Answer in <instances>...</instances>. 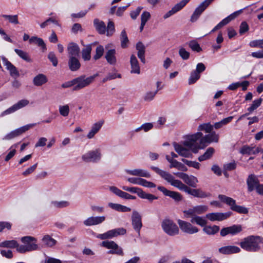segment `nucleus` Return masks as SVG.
Returning a JSON list of instances; mask_svg holds the SVG:
<instances>
[{"label":"nucleus","mask_w":263,"mask_h":263,"mask_svg":"<svg viewBox=\"0 0 263 263\" xmlns=\"http://www.w3.org/2000/svg\"><path fill=\"white\" fill-rule=\"evenodd\" d=\"M233 117L230 116L224 119H223L220 121L216 122L213 125L214 128L216 129H219L222 127L224 125H227L232 120Z\"/></svg>","instance_id":"nucleus-42"},{"label":"nucleus","mask_w":263,"mask_h":263,"mask_svg":"<svg viewBox=\"0 0 263 263\" xmlns=\"http://www.w3.org/2000/svg\"><path fill=\"white\" fill-rule=\"evenodd\" d=\"M151 168L172 185L178 188L181 191L185 192L187 186L183 184L181 181L175 179L170 173L155 166H152Z\"/></svg>","instance_id":"nucleus-3"},{"label":"nucleus","mask_w":263,"mask_h":263,"mask_svg":"<svg viewBox=\"0 0 263 263\" xmlns=\"http://www.w3.org/2000/svg\"><path fill=\"white\" fill-rule=\"evenodd\" d=\"M261 102V98L254 100L251 106L248 108V110L250 112H252L260 105Z\"/></svg>","instance_id":"nucleus-58"},{"label":"nucleus","mask_w":263,"mask_h":263,"mask_svg":"<svg viewBox=\"0 0 263 263\" xmlns=\"http://www.w3.org/2000/svg\"><path fill=\"white\" fill-rule=\"evenodd\" d=\"M68 66L69 69L72 71L78 70L81 67V63L79 57L68 58Z\"/></svg>","instance_id":"nucleus-27"},{"label":"nucleus","mask_w":263,"mask_h":263,"mask_svg":"<svg viewBox=\"0 0 263 263\" xmlns=\"http://www.w3.org/2000/svg\"><path fill=\"white\" fill-rule=\"evenodd\" d=\"M104 123V120H101L93 124L90 131L87 135V138L89 139L93 138L95 135L101 129Z\"/></svg>","instance_id":"nucleus-22"},{"label":"nucleus","mask_w":263,"mask_h":263,"mask_svg":"<svg viewBox=\"0 0 263 263\" xmlns=\"http://www.w3.org/2000/svg\"><path fill=\"white\" fill-rule=\"evenodd\" d=\"M21 241L24 245H20L17 248V252L20 253H25L27 252H31L39 249V247L36 243L37 239L32 236H24L22 237Z\"/></svg>","instance_id":"nucleus-4"},{"label":"nucleus","mask_w":263,"mask_h":263,"mask_svg":"<svg viewBox=\"0 0 263 263\" xmlns=\"http://www.w3.org/2000/svg\"><path fill=\"white\" fill-rule=\"evenodd\" d=\"M102 157V154L99 149L89 151L82 156V160L86 163H98Z\"/></svg>","instance_id":"nucleus-7"},{"label":"nucleus","mask_w":263,"mask_h":263,"mask_svg":"<svg viewBox=\"0 0 263 263\" xmlns=\"http://www.w3.org/2000/svg\"><path fill=\"white\" fill-rule=\"evenodd\" d=\"M191 222L195 223L201 227H204L207 223V221L203 217L197 216L191 217Z\"/></svg>","instance_id":"nucleus-43"},{"label":"nucleus","mask_w":263,"mask_h":263,"mask_svg":"<svg viewBox=\"0 0 263 263\" xmlns=\"http://www.w3.org/2000/svg\"><path fill=\"white\" fill-rule=\"evenodd\" d=\"M91 45L88 44L82 50V57L84 61H89L91 58Z\"/></svg>","instance_id":"nucleus-39"},{"label":"nucleus","mask_w":263,"mask_h":263,"mask_svg":"<svg viewBox=\"0 0 263 263\" xmlns=\"http://www.w3.org/2000/svg\"><path fill=\"white\" fill-rule=\"evenodd\" d=\"M104 52V48L102 46L99 45L98 46L96 49V54L93 56V59L95 60H97L101 58L102 56L103 55Z\"/></svg>","instance_id":"nucleus-57"},{"label":"nucleus","mask_w":263,"mask_h":263,"mask_svg":"<svg viewBox=\"0 0 263 263\" xmlns=\"http://www.w3.org/2000/svg\"><path fill=\"white\" fill-rule=\"evenodd\" d=\"M154 127V125L152 123H145L142 124L140 127L136 128L135 129V132L136 133L139 132L143 130L144 132H148L151 130Z\"/></svg>","instance_id":"nucleus-45"},{"label":"nucleus","mask_w":263,"mask_h":263,"mask_svg":"<svg viewBox=\"0 0 263 263\" xmlns=\"http://www.w3.org/2000/svg\"><path fill=\"white\" fill-rule=\"evenodd\" d=\"M68 58L79 57L80 49L79 45L75 43H68L67 47Z\"/></svg>","instance_id":"nucleus-20"},{"label":"nucleus","mask_w":263,"mask_h":263,"mask_svg":"<svg viewBox=\"0 0 263 263\" xmlns=\"http://www.w3.org/2000/svg\"><path fill=\"white\" fill-rule=\"evenodd\" d=\"M231 210L241 214H247L248 212L247 208L244 206L237 205L236 203L231 208Z\"/></svg>","instance_id":"nucleus-60"},{"label":"nucleus","mask_w":263,"mask_h":263,"mask_svg":"<svg viewBox=\"0 0 263 263\" xmlns=\"http://www.w3.org/2000/svg\"><path fill=\"white\" fill-rule=\"evenodd\" d=\"M116 51L115 49L108 50L105 54V58L110 65H115L117 63V58L116 57Z\"/></svg>","instance_id":"nucleus-29"},{"label":"nucleus","mask_w":263,"mask_h":263,"mask_svg":"<svg viewBox=\"0 0 263 263\" xmlns=\"http://www.w3.org/2000/svg\"><path fill=\"white\" fill-rule=\"evenodd\" d=\"M105 220V217L104 216H91L85 220L83 221V223L85 226L89 227L99 224L104 222Z\"/></svg>","instance_id":"nucleus-21"},{"label":"nucleus","mask_w":263,"mask_h":263,"mask_svg":"<svg viewBox=\"0 0 263 263\" xmlns=\"http://www.w3.org/2000/svg\"><path fill=\"white\" fill-rule=\"evenodd\" d=\"M213 128L214 125H212L210 123H208L200 124L198 127V130L199 131L205 130L206 133H210L212 132Z\"/></svg>","instance_id":"nucleus-51"},{"label":"nucleus","mask_w":263,"mask_h":263,"mask_svg":"<svg viewBox=\"0 0 263 263\" xmlns=\"http://www.w3.org/2000/svg\"><path fill=\"white\" fill-rule=\"evenodd\" d=\"M36 125L35 123L34 124H27L25 126H23L22 127H21L18 128H17L12 132H11L10 133L7 134L4 138L3 140H11L13 138H14L16 137H18L22 135L23 133H25V132L29 130L30 128H32L34 126Z\"/></svg>","instance_id":"nucleus-13"},{"label":"nucleus","mask_w":263,"mask_h":263,"mask_svg":"<svg viewBox=\"0 0 263 263\" xmlns=\"http://www.w3.org/2000/svg\"><path fill=\"white\" fill-rule=\"evenodd\" d=\"M240 249L239 247L235 246H227L222 247L218 249V252L223 255H230L234 253H239Z\"/></svg>","instance_id":"nucleus-24"},{"label":"nucleus","mask_w":263,"mask_h":263,"mask_svg":"<svg viewBox=\"0 0 263 263\" xmlns=\"http://www.w3.org/2000/svg\"><path fill=\"white\" fill-rule=\"evenodd\" d=\"M120 36L121 46L122 48H125L127 47L129 41L126 31L124 30L122 31Z\"/></svg>","instance_id":"nucleus-50"},{"label":"nucleus","mask_w":263,"mask_h":263,"mask_svg":"<svg viewBox=\"0 0 263 263\" xmlns=\"http://www.w3.org/2000/svg\"><path fill=\"white\" fill-rule=\"evenodd\" d=\"M139 197L142 199H146L151 202H152L154 200L158 198V197L155 195L149 193H146L143 191H142L140 193Z\"/></svg>","instance_id":"nucleus-54"},{"label":"nucleus","mask_w":263,"mask_h":263,"mask_svg":"<svg viewBox=\"0 0 263 263\" xmlns=\"http://www.w3.org/2000/svg\"><path fill=\"white\" fill-rule=\"evenodd\" d=\"M190 1V0H182L179 3L176 4L173 8V10L175 13L181 10Z\"/></svg>","instance_id":"nucleus-55"},{"label":"nucleus","mask_w":263,"mask_h":263,"mask_svg":"<svg viewBox=\"0 0 263 263\" xmlns=\"http://www.w3.org/2000/svg\"><path fill=\"white\" fill-rule=\"evenodd\" d=\"M163 231L170 236H174L179 234V228L172 220L164 219L161 222Z\"/></svg>","instance_id":"nucleus-5"},{"label":"nucleus","mask_w":263,"mask_h":263,"mask_svg":"<svg viewBox=\"0 0 263 263\" xmlns=\"http://www.w3.org/2000/svg\"><path fill=\"white\" fill-rule=\"evenodd\" d=\"M247 182L248 191L249 192H252L255 188L256 190L257 185L259 184L258 180L255 178L254 175L252 174L249 175Z\"/></svg>","instance_id":"nucleus-31"},{"label":"nucleus","mask_w":263,"mask_h":263,"mask_svg":"<svg viewBox=\"0 0 263 263\" xmlns=\"http://www.w3.org/2000/svg\"><path fill=\"white\" fill-rule=\"evenodd\" d=\"M178 224L182 232L187 234H194L199 232V229L192 225L191 222L179 219Z\"/></svg>","instance_id":"nucleus-9"},{"label":"nucleus","mask_w":263,"mask_h":263,"mask_svg":"<svg viewBox=\"0 0 263 263\" xmlns=\"http://www.w3.org/2000/svg\"><path fill=\"white\" fill-rule=\"evenodd\" d=\"M218 135H217L215 132H212V133L206 135L204 137H202V136L198 140H199V142H198V143L199 145L202 147V149L206 146L208 144L211 143L212 142H218Z\"/></svg>","instance_id":"nucleus-11"},{"label":"nucleus","mask_w":263,"mask_h":263,"mask_svg":"<svg viewBox=\"0 0 263 263\" xmlns=\"http://www.w3.org/2000/svg\"><path fill=\"white\" fill-rule=\"evenodd\" d=\"M259 152L260 149L258 147L255 148L254 147H250L248 145H245L242 146L240 151V153L243 155L256 154Z\"/></svg>","instance_id":"nucleus-34"},{"label":"nucleus","mask_w":263,"mask_h":263,"mask_svg":"<svg viewBox=\"0 0 263 263\" xmlns=\"http://www.w3.org/2000/svg\"><path fill=\"white\" fill-rule=\"evenodd\" d=\"M241 231L242 227L240 225H233L222 228L220 231V235L222 236H225L228 234L234 235L240 233Z\"/></svg>","instance_id":"nucleus-19"},{"label":"nucleus","mask_w":263,"mask_h":263,"mask_svg":"<svg viewBox=\"0 0 263 263\" xmlns=\"http://www.w3.org/2000/svg\"><path fill=\"white\" fill-rule=\"evenodd\" d=\"M43 246L45 247H52L57 243V241L49 235H45L42 239Z\"/></svg>","instance_id":"nucleus-36"},{"label":"nucleus","mask_w":263,"mask_h":263,"mask_svg":"<svg viewBox=\"0 0 263 263\" xmlns=\"http://www.w3.org/2000/svg\"><path fill=\"white\" fill-rule=\"evenodd\" d=\"M158 91L159 89H157L155 91L147 92L144 97V100L146 101H152L154 98L155 95L157 94Z\"/></svg>","instance_id":"nucleus-62"},{"label":"nucleus","mask_w":263,"mask_h":263,"mask_svg":"<svg viewBox=\"0 0 263 263\" xmlns=\"http://www.w3.org/2000/svg\"><path fill=\"white\" fill-rule=\"evenodd\" d=\"M230 216V214L229 213H211L207 214L206 217L212 221L216 220L222 221L227 219Z\"/></svg>","instance_id":"nucleus-23"},{"label":"nucleus","mask_w":263,"mask_h":263,"mask_svg":"<svg viewBox=\"0 0 263 263\" xmlns=\"http://www.w3.org/2000/svg\"><path fill=\"white\" fill-rule=\"evenodd\" d=\"M125 172L132 176H137L139 177L149 178L151 177L150 174L145 170L142 169H134V170H128L126 169Z\"/></svg>","instance_id":"nucleus-25"},{"label":"nucleus","mask_w":263,"mask_h":263,"mask_svg":"<svg viewBox=\"0 0 263 263\" xmlns=\"http://www.w3.org/2000/svg\"><path fill=\"white\" fill-rule=\"evenodd\" d=\"M200 77V74L198 72H195L194 70L192 71L189 78L188 83L191 85L195 83Z\"/></svg>","instance_id":"nucleus-52"},{"label":"nucleus","mask_w":263,"mask_h":263,"mask_svg":"<svg viewBox=\"0 0 263 263\" xmlns=\"http://www.w3.org/2000/svg\"><path fill=\"white\" fill-rule=\"evenodd\" d=\"M180 178L182 179L185 183L192 187H196L197 183L198 182V179L194 176H189L187 174H181Z\"/></svg>","instance_id":"nucleus-26"},{"label":"nucleus","mask_w":263,"mask_h":263,"mask_svg":"<svg viewBox=\"0 0 263 263\" xmlns=\"http://www.w3.org/2000/svg\"><path fill=\"white\" fill-rule=\"evenodd\" d=\"M102 246L107 249H110L108 252L109 254H117L121 256L123 255L122 249L114 241H103L102 242Z\"/></svg>","instance_id":"nucleus-12"},{"label":"nucleus","mask_w":263,"mask_h":263,"mask_svg":"<svg viewBox=\"0 0 263 263\" xmlns=\"http://www.w3.org/2000/svg\"><path fill=\"white\" fill-rule=\"evenodd\" d=\"M250 46L252 47H259L263 48V39L251 41L250 43Z\"/></svg>","instance_id":"nucleus-64"},{"label":"nucleus","mask_w":263,"mask_h":263,"mask_svg":"<svg viewBox=\"0 0 263 263\" xmlns=\"http://www.w3.org/2000/svg\"><path fill=\"white\" fill-rule=\"evenodd\" d=\"M122 189L124 191L129 192L132 193H136L139 197L140 193L142 192V190L136 187H127L126 186H122Z\"/></svg>","instance_id":"nucleus-61"},{"label":"nucleus","mask_w":263,"mask_h":263,"mask_svg":"<svg viewBox=\"0 0 263 263\" xmlns=\"http://www.w3.org/2000/svg\"><path fill=\"white\" fill-rule=\"evenodd\" d=\"M29 104V101L27 99H22L18 101L12 106L3 111L0 116L3 117L5 116L12 114L16 110L27 106Z\"/></svg>","instance_id":"nucleus-14"},{"label":"nucleus","mask_w":263,"mask_h":263,"mask_svg":"<svg viewBox=\"0 0 263 263\" xmlns=\"http://www.w3.org/2000/svg\"><path fill=\"white\" fill-rule=\"evenodd\" d=\"M14 51L21 59L24 61L28 62H31L32 61L27 52L18 49H15Z\"/></svg>","instance_id":"nucleus-47"},{"label":"nucleus","mask_w":263,"mask_h":263,"mask_svg":"<svg viewBox=\"0 0 263 263\" xmlns=\"http://www.w3.org/2000/svg\"><path fill=\"white\" fill-rule=\"evenodd\" d=\"M108 206L117 211L126 212L131 211L130 208L118 203L109 202Z\"/></svg>","instance_id":"nucleus-37"},{"label":"nucleus","mask_w":263,"mask_h":263,"mask_svg":"<svg viewBox=\"0 0 263 263\" xmlns=\"http://www.w3.org/2000/svg\"><path fill=\"white\" fill-rule=\"evenodd\" d=\"M132 225L134 230L140 236V230L142 227V217L138 212L134 210L131 216Z\"/></svg>","instance_id":"nucleus-10"},{"label":"nucleus","mask_w":263,"mask_h":263,"mask_svg":"<svg viewBox=\"0 0 263 263\" xmlns=\"http://www.w3.org/2000/svg\"><path fill=\"white\" fill-rule=\"evenodd\" d=\"M218 198L223 202H224L230 205L231 208L236 203L235 200L231 197H229L223 195H219Z\"/></svg>","instance_id":"nucleus-46"},{"label":"nucleus","mask_w":263,"mask_h":263,"mask_svg":"<svg viewBox=\"0 0 263 263\" xmlns=\"http://www.w3.org/2000/svg\"><path fill=\"white\" fill-rule=\"evenodd\" d=\"M219 230V227L217 226H210L206 225L204 227L203 231L208 235H214Z\"/></svg>","instance_id":"nucleus-41"},{"label":"nucleus","mask_w":263,"mask_h":263,"mask_svg":"<svg viewBox=\"0 0 263 263\" xmlns=\"http://www.w3.org/2000/svg\"><path fill=\"white\" fill-rule=\"evenodd\" d=\"M115 31L114 23L112 21H109L108 23L107 27H106V35L111 36Z\"/></svg>","instance_id":"nucleus-53"},{"label":"nucleus","mask_w":263,"mask_h":263,"mask_svg":"<svg viewBox=\"0 0 263 263\" xmlns=\"http://www.w3.org/2000/svg\"><path fill=\"white\" fill-rule=\"evenodd\" d=\"M214 0H205L195 9L193 14L191 16V21L194 22L196 21L201 13L204 11V10L209 6V5Z\"/></svg>","instance_id":"nucleus-15"},{"label":"nucleus","mask_w":263,"mask_h":263,"mask_svg":"<svg viewBox=\"0 0 263 263\" xmlns=\"http://www.w3.org/2000/svg\"><path fill=\"white\" fill-rule=\"evenodd\" d=\"M69 107L68 105H61L59 106V112L63 117H67L69 113Z\"/></svg>","instance_id":"nucleus-56"},{"label":"nucleus","mask_w":263,"mask_h":263,"mask_svg":"<svg viewBox=\"0 0 263 263\" xmlns=\"http://www.w3.org/2000/svg\"><path fill=\"white\" fill-rule=\"evenodd\" d=\"M93 25L99 34H104L105 33L106 25L103 21H100L98 18H95L93 20Z\"/></svg>","instance_id":"nucleus-30"},{"label":"nucleus","mask_w":263,"mask_h":263,"mask_svg":"<svg viewBox=\"0 0 263 263\" xmlns=\"http://www.w3.org/2000/svg\"><path fill=\"white\" fill-rule=\"evenodd\" d=\"M2 60L4 65L6 66V68L9 71L11 77L16 79L20 76V73L17 68L7 58L3 57Z\"/></svg>","instance_id":"nucleus-17"},{"label":"nucleus","mask_w":263,"mask_h":263,"mask_svg":"<svg viewBox=\"0 0 263 263\" xmlns=\"http://www.w3.org/2000/svg\"><path fill=\"white\" fill-rule=\"evenodd\" d=\"M136 49L138 50V57L143 63H145V47L142 43L139 42L136 45Z\"/></svg>","instance_id":"nucleus-32"},{"label":"nucleus","mask_w":263,"mask_h":263,"mask_svg":"<svg viewBox=\"0 0 263 263\" xmlns=\"http://www.w3.org/2000/svg\"><path fill=\"white\" fill-rule=\"evenodd\" d=\"M112 237H117L119 235H124L126 233V230L123 228H119L110 230Z\"/></svg>","instance_id":"nucleus-49"},{"label":"nucleus","mask_w":263,"mask_h":263,"mask_svg":"<svg viewBox=\"0 0 263 263\" xmlns=\"http://www.w3.org/2000/svg\"><path fill=\"white\" fill-rule=\"evenodd\" d=\"M70 203L67 201H51L50 203L51 208L57 209H61L67 207L69 205Z\"/></svg>","instance_id":"nucleus-38"},{"label":"nucleus","mask_w":263,"mask_h":263,"mask_svg":"<svg viewBox=\"0 0 263 263\" xmlns=\"http://www.w3.org/2000/svg\"><path fill=\"white\" fill-rule=\"evenodd\" d=\"M130 64L131 66L130 72L132 73L139 74L140 73V68L138 61L136 57L132 54L130 58Z\"/></svg>","instance_id":"nucleus-28"},{"label":"nucleus","mask_w":263,"mask_h":263,"mask_svg":"<svg viewBox=\"0 0 263 263\" xmlns=\"http://www.w3.org/2000/svg\"><path fill=\"white\" fill-rule=\"evenodd\" d=\"M208 206L204 205H199L193 206L183 212L184 216L186 218H191L197 216V215L203 214L208 210Z\"/></svg>","instance_id":"nucleus-8"},{"label":"nucleus","mask_w":263,"mask_h":263,"mask_svg":"<svg viewBox=\"0 0 263 263\" xmlns=\"http://www.w3.org/2000/svg\"><path fill=\"white\" fill-rule=\"evenodd\" d=\"M158 190L162 192L165 196L170 197L176 202H180L183 199L182 195L179 193L168 190L164 186H159L158 187Z\"/></svg>","instance_id":"nucleus-16"},{"label":"nucleus","mask_w":263,"mask_h":263,"mask_svg":"<svg viewBox=\"0 0 263 263\" xmlns=\"http://www.w3.org/2000/svg\"><path fill=\"white\" fill-rule=\"evenodd\" d=\"M241 12L242 10H240L234 12L233 13L231 14L228 17L222 20L221 21V24H222L223 26L228 24L231 21L233 20L235 17H236L238 15H239L241 13Z\"/></svg>","instance_id":"nucleus-48"},{"label":"nucleus","mask_w":263,"mask_h":263,"mask_svg":"<svg viewBox=\"0 0 263 263\" xmlns=\"http://www.w3.org/2000/svg\"><path fill=\"white\" fill-rule=\"evenodd\" d=\"M48 81L47 77L44 74H39L33 79V83L35 86H40Z\"/></svg>","instance_id":"nucleus-33"},{"label":"nucleus","mask_w":263,"mask_h":263,"mask_svg":"<svg viewBox=\"0 0 263 263\" xmlns=\"http://www.w3.org/2000/svg\"><path fill=\"white\" fill-rule=\"evenodd\" d=\"M189 46L193 51L200 52L202 50L199 44L195 40L190 41L189 43Z\"/></svg>","instance_id":"nucleus-59"},{"label":"nucleus","mask_w":263,"mask_h":263,"mask_svg":"<svg viewBox=\"0 0 263 263\" xmlns=\"http://www.w3.org/2000/svg\"><path fill=\"white\" fill-rule=\"evenodd\" d=\"M97 74L86 77L85 75L81 76L73 79L74 86L73 90L78 91L90 85L94 81Z\"/></svg>","instance_id":"nucleus-6"},{"label":"nucleus","mask_w":263,"mask_h":263,"mask_svg":"<svg viewBox=\"0 0 263 263\" xmlns=\"http://www.w3.org/2000/svg\"><path fill=\"white\" fill-rule=\"evenodd\" d=\"M29 41L30 43H35L39 46L41 47L44 50H46V44L42 39L37 36H32L29 39Z\"/></svg>","instance_id":"nucleus-44"},{"label":"nucleus","mask_w":263,"mask_h":263,"mask_svg":"<svg viewBox=\"0 0 263 263\" xmlns=\"http://www.w3.org/2000/svg\"><path fill=\"white\" fill-rule=\"evenodd\" d=\"M20 247L18 243L15 240H5L0 242V247L9 249L17 248Z\"/></svg>","instance_id":"nucleus-35"},{"label":"nucleus","mask_w":263,"mask_h":263,"mask_svg":"<svg viewBox=\"0 0 263 263\" xmlns=\"http://www.w3.org/2000/svg\"><path fill=\"white\" fill-rule=\"evenodd\" d=\"M261 238L258 236L251 235L245 238L240 242L241 248L249 252H257L261 247Z\"/></svg>","instance_id":"nucleus-2"},{"label":"nucleus","mask_w":263,"mask_h":263,"mask_svg":"<svg viewBox=\"0 0 263 263\" xmlns=\"http://www.w3.org/2000/svg\"><path fill=\"white\" fill-rule=\"evenodd\" d=\"M185 192L189 195H191L195 197L204 198L210 197L211 194L209 193H206L203 191L201 189H191L188 186H187Z\"/></svg>","instance_id":"nucleus-18"},{"label":"nucleus","mask_w":263,"mask_h":263,"mask_svg":"<svg viewBox=\"0 0 263 263\" xmlns=\"http://www.w3.org/2000/svg\"><path fill=\"white\" fill-rule=\"evenodd\" d=\"M182 161L189 166L195 168L199 169L200 166V163L196 161H189L185 159H182Z\"/></svg>","instance_id":"nucleus-63"},{"label":"nucleus","mask_w":263,"mask_h":263,"mask_svg":"<svg viewBox=\"0 0 263 263\" xmlns=\"http://www.w3.org/2000/svg\"><path fill=\"white\" fill-rule=\"evenodd\" d=\"M202 134L199 132L192 135H187L183 144H179L176 142L173 143L175 151L180 156L189 158L192 156L191 151L197 153L202 147L199 145L198 140L201 137Z\"/></svg>","instance_id":"nucleus-1"},{"label":"nucleus","mask_w":263,"mask_h":263,"mask_svg":"<svg viewBox=\"0 0 263 263\" xmlns=\"http://www.w3.org/2000/svg\"><path fill=\"white\" fill-rule=\"evenodd\" d=\"M214 149L213 147L208 148L206 152L198 157V160L200 162L210 159L214 153Z\"/></svg>","instance_id":"nucleus-40"}]
</instances>
